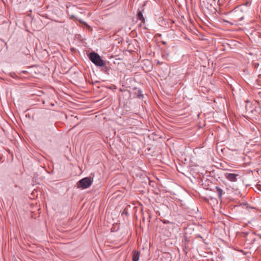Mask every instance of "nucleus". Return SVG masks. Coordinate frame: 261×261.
Returning <instances> with one entry per match:
<instances>
[{
  "label": "nucleus",
  "instance_id": "obj_1",
  "mask_svg": "<svg viewBox=\"0 0 261 261\" xmlns=\"http://www.w3.org/2000/svg\"><path fill=\"white\" fill-rule=\"evenodd\" d=\"M89 60L96 66L103 67L105 65L106 62L101 57L95 52L90 53L88 55Z\"/></svg>",
  "mask_w": 261,
  "mask_h": 261
},
{
  "label": "nucleus",
  "instance_id": "obj_2",
  "mask_svg": "<svg viewBox=\"0 0 261 261\" xmlns=\"http://www.w3.org/2000/svg\"><path fill=\"white\" fill-rule=\"evenodd\" d=\"M92 183V180L90 177H86L80 180L77 183V187L78 188H82V189H86L91 186Z\"/></svg>",
  "mask_w": 261,
  "mask_h": 261
},
{
  "label": "nucleus",
  "instance_id": "obj_3",
  "mask_svg": "<svg viewBox=\"0 0 261 261\" xmlns=\"http://www.w3.org/2000/svg\"><path fill=\"white\" fill-rule=\"evenodd\" d=\"M239 175L234 173H226L225 177L226 178L231 182H236L237 181V177Z\"/></svg>",
  "mask_w": 261,
  "mask_h": 261
},
{
  "label": "nucleus",
  "instance_id": "obj_4",
  "mask_svg": "<svg viewBox=\"0 0 261 261\" xmlns=\"http://www.w3.org/2000/svg\"><path fill=\"white\" fill-rule=\"evenodd\" d=\"M142 11H143V10H142V11L138 10L137 12L138 19L141 21V23L139 24L140 27L142 25V23H144L145 22V19L143 16Z\"/></svg>",
  "mask_w": 261,
  "mask_h": 261
},
{
  "label": "nucleus",
  "instance_id": "obj_5",
  "mask_svg": "<svg viewBox=\"0 0 261 261\" xmlns=\"http://www.w3.org/2000/svg\"><path fill=\"white\" fill-rule=\"evenodd\" d=\"M215 189V192L217 193L218 197H219V199L221 198L222 194L223 193V190L218 186H216Z\"/></svg>",
  "mask_w": 261,
  "mask_h": 261
},
{
  "label": "nucleus",
  "instance_id": "obj_6",
  "mask_svg": "<svg viewBox=\"0 0 261 261\" xmlns=\"http://www.w3.org/2000/svg\"><path fill=\"white\" fill-rule=\"evenodd\" d=\"M140 252L137 251H134L133 253V260L138 261L139 259Z\"/></svg>",
  "mask_w": 261,
  "mask_h": 261
},
{
  "label": "nucleus",
  "instance_id": "obj_7",
  "mask_svg": "<svg viewBox=\"0 0 261 261\" xmlns=\"http://www.w3.org/2000/svg\"><path fill=\"white\" fill-rule=\"evenodd\" d=\"M251 103L250 102H247V104L245 107V109L246 111L250 112L252 113L254 111H255L254 108L251 109Z\"/></svg>",
  "mask_w": 261,
  "mask_h": 261
},
{
  "label": "nucleus",
  "instance_id": "obj_8",
  "mask_svg": "<svg viewBox=\"0 0 261 261\" xmlns=\"http://www.w3.org/2000/svg\"><path fill=\"white\" fill-rule=\"evenodd\" d=\"M137 97L139 98H142L144 97V95L142 94V91L141 89H138Z\"/></svg>",
  "mask_w": 261,
  "mask_h": 261
},
{
  "label": "nucleus",
  "instance_id": "obj_9",
  "mask_svg": "<svg viewBox=\"0 0 261 261\" xmlns=\"http://www.w3.org/2000/svg\"><path fill=\"white\" fill-rule=\"evenodd\" d=\"M81 23H83L84 24H85L87 28H88L89 29H91V27L87 24V23H86V22L85 21H83L82 20H80V21Z\"/></svg>",
  "mask_w": 261,
  "mask_h": 261
},
{
  "label": "nucleus",
  "instance_id": "obj_10",
  "mask_svg": "<svg viewBox=\"0 0 261 261\" xmlns=\"http://www.w3.org/2000/svg\"><path fill=\"white\" fill-rule=\"evenodd\" d=\"M81 23H83L84 24H85L87 28H88L89 29H91V27L87 24V23H86V22L85 21H83L82 20H80V21Z\"/></svg>",
  "mask_w": 261,
  "mask_h": 261
},
{
  "label": "nucleus",
  "instance_id": "obj_11",
  "mask_svg": "<svg viewBox=\"0 0 261 261\" xmlns=\"http://www.w3.org/2000/svg\"><path fill=\"white\" fill-rule=\"evenodd\" d=\"M188 241V238L187 237H185L184 241H182V242L185 244L186 242Z\"/></svg>",
  "mask_w": 261,
  "mask_h": 261
},
{
  "label": "nucleus",
  "instance_id": "obj_12",
  "mask_svg": "<svg viewBox=\"0 0 261 261\" xmlns=\"http://www.w3.org/2000/svg\"><path fill=\"white\" fill-rule=\"evenodd\" d=\"M244 18V15H242V16H241L240 18L239 19V21H241Z\"/></svg>",
  "mask_w": 261,
  "mask_h": 261
},
{
  "label": "nucleus",
  "instance_id": "obj_13",
  "mask_svg": "<svg viewBox=\"0 0 261 261\" xmlns=\"http://www.w3.org/2000/svg\"><path fill=\"white\" fill-rule=\"evenodd\" d=\"M234 15H235V16H238V13L237 12V11H235V12H234Z\"/></svg>",
  "mask_w": 261,
  "mask_h": 261
},
{
  "label": "nucleus",
  "instance_id": "obj_14",
  "mask_svg": "<svg viewBox=\"0 0 261 261\" xmlns=\"http://www.w3.org/2000/svg\"><path fill=\"white\" fill-rule=\"evenodd\" d=\"M162 43L163 44H166V42L165 41H162Z\"/></svg>",
  "mask_w": 261,
  "mask_h": 261
},
{
  "label": "nucleus",
  "instance_id": "obj_15",
  "mask_svg": "<svg viewBox=\"0 0 261 261\" xmlns=\"http://www.w3.org/2000/svg\"><path fill=\"white\" fill-rule=\"evenodd\" d=\"M0 41H3V42H5V41L3 39H1V38H0Z\"/></svg>",
  "mask_w": 261,
  "mask_h": 261
},
{
  "label": "nucleus",
  "instance_id": "obj_16",
  "mask_svg": "<svg viewBox=\"0 0 261 261\" xmlns=\"http://www.w3.org/2000/svg\"><path fill=\"white\" fill-rule=\"evenodd\" d=\"M258 236H259V238L261 239V234H258Z\"/></svg>",
  "mask_w": 261,
  "mask_h": 261
},
{
  "label": "nucleus",
  "instance_id": "obj_17",
  "mask_svg": "<svg viewBox=\"0 0 261 261\" xmlns=\"http://www.w3.org/2000/svg\"><path fill=\"white\" fill-rule=\"evenodd\" d=\"M248 5V3H246L245 4V6H247Z\"/></svg>",
  "mask_w": 261,
  "mask_h": 261
},
{
  "label": "nucleus",
  "instance_id": "obj_18",
  "mask_svg": "<svg viewBox=\"0 0 261 261\" xmlns=\"http://www.w3.org/2000/svg\"><path fill=\"white\" fill-rule=\"evenodd\" d=\"M22 72H23V73L26 72V71H22Z\"/></svg>",
  "mask_w": 261,
  "mask_h": 261
},
{
  "label": "nucleus",
  "instance_id": "obj_19",
  "mask_svg": "<svg viewBox=\"0 0 261 261\" xmlns=\"http://www.w3.org/2000/svg\"><path fill=\"white\" fill-rule=\"evenodd\" d=\"M225 21L227 22V23H229V22L228 21Z\"/></svg>",
  "mask_w": 261,
  "mask_h": 261
}]
</instances>
